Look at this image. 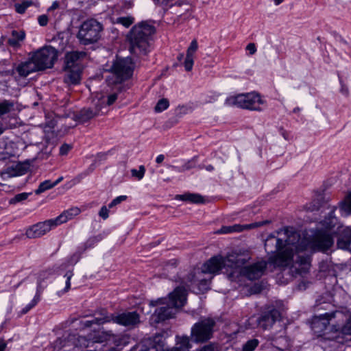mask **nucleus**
I'll return each instance as SVG.
<instances>
[{
    "label": "nucleus",
    "mask_w": 351,
    "mask_h": 351,
    "mask_svg": "<svg viewBox=\"0 0 351 351\" xmlns=\"http://www.w3.org/2000/svg\"><path fill=\"white\" fill-rule=\"evenodd\" d=\"M278 237L270 234L265 241V249L268 254H275L269 261L280 267H287L292 262L300 265H308L309 258L300 254L303 248L298 244L300 236L298 233L285 228L277 232Z\"/></svg>",
    "instance_id": "1"
},
{
    "label": "nucleus",
    "mask_w": 351,
    "mask_h": 351,
    "mask_svg": "<svg viewBox=\"0 0 351 351\" xmlns=\"http://www.w3.org/2000/svg\"><path fill=\"white\" fill-rule=\"evenodd\" d=\"M186 289L181 286L176 287L169 293L168 302L167 299L160 298L156 301H151L150 305L155 306L158 304L166 306L157 308L152 315V319L158 323L171 318L176 313V309L182 307L186 301Z\"/></svg>",
    "instance_id": "2"
},
{
    "label": "nucleus",
    "mask_w": 351,
    "mask_h": 351,
    "mask_svg": "<svg viewBox=\"0 0 351 351\" xmlns=\"http://www.w3.org/2000/svg\"><path fill=\"white\" fill-rule=\"evenodd\" d=\"M156 29L147 21L135 25L128 35L130 51L137 56H145L149 51L150 40Z\"/></svg>",
    "instance_id": "3"
},
{
    "label": "nucleus",
    "mask_w": 351,
    "mask_h": 351,
    "mask_svg": "<svg viewBox=\"0 0 351 351\" xmlns=\"http://www.w3.org/2000/svg\"><path fill=\"white\" fill-rule=\"evenodd\" d=\"M336 313H326L319 316H315L312 319L311 329L317 337H323L326 339L333 340L338 337L339 335H333L330 333H339L346 335H351V316L346 323L339 327L335 325L329 326L331 318L335 317Z\"/></svg>",
    "instance_id": "4"
},
{
    "label": "nucleus",
    "mask_w": 351,
    "mask_h": 351,
    "mask_svg": "<svg viewBox=\"0 0 351 351\" xmlns=\"http://www.w3.org/2000/svg\"><path fill=\"white\" fill-rule=\"evenodd\" d=\"M86 53L83 51L66 52L64 56L63 69L65 71L64 82L69 85L78 84L83 70L82 61Z\"/></svg>",
    "instance_id": "5"
},
{
    "label": "nucleus",
    "mask_w": 351,
    "mask_h": 351,
    "mask_svg": "<svg viewBox=\"0 0 351 351\" xmlns=\"http://www.w3.org/2000/svg\"><path fill=\"white\" fill-rule=\"evenodd\" d=\"M101 317H95L91 320H87L82 323L84 328H90L93 324L101 325L104 323L113 322L114 323L133 328L140 324V315L136 311H127L118 315L108 314L103 311Z\"/></svg>",
    "instance_id": "6"
},
{
    "label": "nucleus",
    "mask_w": 351,
    "mask_h": 351,
    "mask_svg": "<svg viewBox=\"0 0 351 351\" xmlns=\"http://www.w3.org/2000/svg\"><path fill=\"white\" fill-rule=\"evenodd\" d=\"M322 226L326 231H330L331 233L326 232H320L315 237L313 246L317 250L326 252L329 250L334 243L332 234L336 233L335 228L337 225V219L334 215V210H332L328 217H326L322 222Z\"/></svg>",
    "instance_id": "7"
},
{
    "label": "nucleus",
    "mask_w": 351,
    "mask_h": 351,
    "mask_svg": "<svg viewBox=\"0 0 351 351\" xmlns=\"http://www.w3.org/2000/svg\"><path fill=\"white\" fill-rule=\"evenodd\" d=\"M134 67L131 58H117L111 66V75L108 77L107 81L109 84H120L132 77Z\"/></svg>",
    "instance_id": "8"
},
{
    "label": "nucleus",
    "mask_w": 351,
    "mask_h": 351,
    "mask_svg": "<svg viewBox=\"0 0 351 351\" xmlns=\"http://www.w3.org/2000/svg\"><path fill=\"white\" fill-rule=\"evenodd\" d=\"M245 263V260L239 256L230 254L226 258L222 256L212 257L202 266L204 271H206L207 274L213 277V275L218 274L223 267L237 268L244 265Z\"/></svg>",
    "instance_id": "9"
},
{
    "label": "nucleus",
    "mask_w": 351,
    "mask_h": 351,
    "mask_svg": "<svg viewBox=\"0 0 351 351\" xmlns=\"http://www.w3.org/2000/svg\"><path fill=\"white\" fill-rule=\"evenodd\" d=\"M143 345L146 347L145 351H189L191 348L189 338L182 337H178L176 347L169 349L165 346V339L160 334H156L152 337L145 339Z\"/></svg>",
    "instance_id": "10"
},
{
    "label": "nucleus",
    "mask_w": 351,
    "mask_h": 351,
    "mask_svg": "<svg viewBox=\"0 0 351 351\" xmlns=\"http://www.w3.org/2000/svg\"><path fill=\"white\" fill-rule=\"evenodd\" d=\"M102 25L95 19H88L80 25L77 38L80 43L88 45L96 43L100 38Z\"/></svg>",
    "instance_id": "11"
},
{
    "label": "nucleus",
    "mask_w": 351,
    "mask_h": 351,
    "mask_svg": "<svg viewBox=\"0 0 351 351\" xmlns=\"http://www.w3.org/2000/svg\"><path fill=\"white\" fill-rule=\"evenodd\" d=\"M264 103L265 101L261 98V96L254 93L241 94L229 97L226 100V104L228 106H236L241 108L256 111L263 110L261 106Z\"/></svg>",
    "instance_id": "12"
},
{
    "label": "nucleus",
    "mask_w": 351,
    "mask_h": 351,
    "mask_svg": "<svg viewBox=\"0 0 351 351\" xmlns=\"http://www.w3.org/2000/svg\"><path fill=\"white\" fill-rule=\"evenodd\" d=\"M30 58L38 71H43L53 66L58 51L51 46H45L35 51Z\"/></svg>",
    "instance_id": "13"
},
{
    "label": "nucleus",
    "mask_w": 351,
    "mask_h": 351,
    "mask_svg": "<svg viewBox=\"0 0 351 351\" xmlns=\"http://www.w3.org/2000/svg\"><path fill=\"white\" fill-rule=\"evenodd\" d=\"M215 322L211 318L199 320L191 328V339L195 343H203L209 340L213 333Z\"/></svg>",
    "instance_id": "14"
},
{
    "label": "nucleus",
    "mask_w": 351,
    "mask_h": 351,
    "mask_svg": "<svg viewBox=\"0 0 351 351\" xmlns=\"http://www.w3.org/2000/svg\"><path fill=\"white\" fill-rule=\"evenodd\" d=\"M115 335L111 331H101L97 332L93 336L91 335L88 337L85 336H76L75 335H69V341H71V345L74 346L85 347L87 348L90 346V343L95 342L101 343L106 341H110L114 339Z\"/></svg>",
    "instance_id": "15"
},
{
    "label": "nucleus",
    "mask_w": 351,
    "mask_h": 351,
    "mask_svg": "<svg viewBox=\"0 0 351 351\" xmlns=\"http://www.w3.org/2000/svg\"><path fill=\"white\" fill-rule=\"evenodd\" d=\"M213 276L204 271L203 266L201 268L194 269L189 275L188 280L193 284L199 287L200 291L209 289V286Z\"/></svg>",
    "instance_id": "16"
},
{
    "label": "nucleus",
    "mask_w": 351,
    "mask_h": 351,
    "mask_svg": "<svg viewBox=\"0 0 351 351\" xmlns=\"http://www.w3.org/2000/svg\"><path fill=\"white\" fill-rule=\"evenodd\" d=\"M104 106L105 101L104 99L94 100L93 106L82 109L77 114V118L81 122H87L91 119L105 113L104 111Z\"/></svg>",
    "instance_id": "17"
},
{
    "label": "nucleus",
    "mask_w": 351,
    "mask_h": 351,
    "mask_svg": "<svg viewBox=\"0 0 351 351\" xmlns=\"http://www.w3.org/2000/svg\"><path fill=\"white\" fill-rule=\"evenodd\" d=\"M56 226L57 225L53 219H51L43 222H38L30 226L26 230L25 234L29 239L38 238L45 235Z\"/></svg>",
    "instance_id": "18"
},
{
    "label": "nucleus",
    "mask_w": 351,
    "mask_h": 351,
    "mask_svg": "<svg viewBox=\"0 0 351 351\" xmlns=\"http://www.w3.org/2000/svg\"><path fill=\"white\" fill-rule=\"evenodd\" d=\"M280 319V311L275 308H271L263 312L257 318L256 322L259 328L265 330L270 329Z\"/></svg>",
    "instance_id": "19"
},
{
    "label": "nucleus",
    "mask_w": 351,
    "mask_h": 351,
    "mask_svg": "<svg viewBox=\"0 0 351 351\" xmlns=\"http://www.w3.org/2000/svg\"><path fill=\"white\" fill-rule=\"evenodd\" d=\"M267 263L265 261H258L243 267L241 273L250 280H256L263 275L267 268Z\"/></svg>",
    "instance_id": "20"
},
{
    "label": "nucleus",
    "mask_w": 351,
    "mask_h": 351,
    "mask_svg": "<svg viewBox=\"0 0 351 351\" xmlns=\"http://www.w3.org/2000/svg\"><path fill=\"white\" fill-rule=\"evenodd\" d=\"M337 229L339 234L337 241V247L351 252V228L338 226Z\"/></svg>",
    "instance_id": "21"
},
{
    "label": "nucleus",
    "mask_w": 351,
    "mask_h": 351,
    "mask_svg": "<svg viewBox=\"0 0 351 351\" xmlns=\"http://www.w3.org/2000/svg\"><path fill=\"white\" fill-rule=\"evenodd\" d=\"M16 80H19L21 78H25L30 73L38 71L36 66L29 58L27 61L21 62L14 67Z\"/></svg>",
    "instance_id": "22"
},
{
    "label": "nucleus",
    "mask_w": 351,
    "mask_h": 351,
    "mask_svg": "<svg viewBox=\"0 0 351 351\" xmlns=\"http://www.w3.org/2000/svg\"><path fill=\"white\" fill-rule=\"evenodd\" d=\"M47 277L48 273L46 271H43L39 274L36 295L33 300L31 301V302L26 305L22 309L21 314H26L29 311H30L33 307H34L40 301V295L45 288V286L43 285V281L44 280L45 278H47Z\"/></svg>",
    "instance_id": "23"
},
{
    "label": "nucleus",
    "mask_w": 351,
    "mask_h": 351,
    "mask_svg": "<svg viewBox=\"0 0 351 351\" xmlns=\"http://www.w3.org/2000/svg\"><path fill=\"white\" fill-rule=\"evenodd\" d=\"M198 48L197 42L195 39L193 40L190 44V46L189 47L187 51H186V56L184 58V66L187 71H190L193 66V56L194 53L196 52Z\"/></svg>",
    "instance_id": "24"
},
{
    "label": "nucleus",
    "mask_w": 351,
    "mask_h": 351,
    "mask_svg": "<svg viewBox=\"0 0 351 351\" xmlns=\"http://www.w3.org/2000/svg\"><path fill=\"white\" fill-rule=\"evenodd\" d=\"M80 213V210L77 207H73L66 210H64L56 218L53 219L57 226L62 223H66L67 221L73 219L74 217Z\"/></svg>",
    "instance_id": "25"
},
{
    "label": "nucleus",
    "mask_w": 351,
    "mask_h": 351,
    "mask_svg": "<svg viewBox=\"0 0 351 351\" xmlns=\"http://www.w3.org/2000/svg\"><path fill=\"white\" fill-rule=\"evenodd\" d=\"M176 199L189 202L193 204H204L205 200L203 196L198 193H186L182 195H177Z\"/></svg>",
    "instance_id": "26"
},
{
    "label": "nucleus",
    "mask_w": 351,
    "mask_h": 351,
    "mask_svg": "<svg viewBox=\"0 0 351 351\" xmlns=\"http://www.w3.org/2000/svg\"><path fill=\"white\" fill-rule=\"evenodd\" d=\"M25 38V34L23 31L13 30L12 32L11 37L8 38V43L10 46L14 48H19L21 47V42Z\"/></svg>",
    "instance_id": "27"
},
{
    "label": "nucleus",
    "mask_w": 351,
    "mask_h": 351,
    "mask_svg": "<svg viewBox=\"0 0 351 351\" xmlns=\"http://www.w3.org/2000/svg\"><path fill=\"white\" fill-rule=\"evenodd\" d=\"M255 226H256L254 224L245 225L243 227L240 225L223 226L218 231V232L220 234H228V233H230V232H241L243 229H249V228H251L255 227Z\"/></svg>",
    "instance_id": "28"
},
{
    "label": "nucleus",
    "mask_w": 351,
    "mask_h": 351,
    "mask_svg": "<svg viewBox=\"0 0 351 351\" xmlns=\"http://www.w3.org/2000/svg\"><path fill=\"white\" fill-rule=\"evenodd\" d=\"M54 350L56 351H61L63 350L66 351L64 348L68 346H71V341H69V336L66 338H58L53 343Z\"/></svg>",
    "instance_id": "29"
},
{
    "label": "nucleus",
    "mask_w": 351,
    "mask_h": 351,
    "mask_svg": "<svg viewBox=\"0 0 351 351\" xmlns=\"http://www.w3.org/2000/svg\"><path fill=\"white\" fill-rule=\"evenodd\" d=\"M13 107L14 103L10 101L3 100L0 101V116L10 112Z\"/></svg>",
    "instance_id": "30"
},
{
    "label": "nucleus",
    "mask_w": 351,
    "mask_h": 351,
    "mask_svg": "<svg viewBox=\"0 0 351 351\" xmlns=\"http://www.w3.org/2000/svg\"><path fill=\"white\" fill-rule=\"evenodd\" d=\"M54 187V184H53V182H51L49 180H45L44 182H41L38 189L35 190V193L36 195H39L43 192H45L47 190H49L51 188Z\"/></svg>",
    "instance_id": "31"
},
{
    "label": "nucleus",
    "mask_w": 351,
    "mask_h": 351,
    "mask_svg": "<svg viewBox=\"0 0 351 351\" xmlns=\"http://www.w3.org/2000/svg\"><path fill=\"white\" fill-rule=\"evenodd\" d=\"M258 344L259 341L258 339H250L243 345L242 351H254Z\"/></svg>",
    "instance_id": "32"
},
{
    "label": "nucleus",
    "mask_w": 351,
    "mask_h": 351,
    "mask_svg": "<svg viewBox=\"0 0 351 351\" xmlns=\"http://www.w3.org/2000/svg\"><path fill=\"white\" fill-rule=\"evenodd\" d=\"M169 106V103L168 99H161L156 104L154 110L156 112H161L163 110H166Z\"/></svg>",
    "instance_id": "33"
},
{
    "label": "nucleus",
    "mask_w": 351,
    "mask_h": 351,
    "mask_svg": "<svg viewBox=\"0 0 351 351\" xmlns=\"http://www.w3.org/2000/svg\"><path fill=\"white\" fill-rule=\"evenodd\" d=\"M134 22L132 16H121L117 19V23L121 24L125 27H130Z\"/></svg>",
    "instance_id": "34"
},
{
    "label": "nucleus",
    "mask_w": 351,
    "mask_h": 351,
    "mask_svg": "<svg viewBox=\"0 0 351 351\" xmlns=\"http://www.w3.org/2000/svg\"><path fill=\"white\" fill-rule=\"evenodd\" d=\"M32 4V1H25L21 3L15 4V10L19 14H23L26 9Z\"/></svg>",
    "instance_id": "35"
},
{
    "label": "nucleus",
    "mask_w": 351,
    "mask_h": 351,
    "mask_svg": "<svg viewBox=\"0 0 351 351\" xmlns=\"http://www.w3.org/2000/svg\"><path fill=\"white\" fill-rule=\"evenodd\" d=\"M117 98H118V93L117 92H114L112 94H110L107 97V99H105L104 97H101V98H99L98 99H104L105 101V106L104 108V109H105L106 108V106L112 105L115 102V101L117 99Z\"/></svg>",
    "instance_id": "36"
},
{
    "label": "nucleus",
    "mask_w": 351,
    "mask_h": 351,
    "mask_svg": "<svg viewBox=\"0 0 351 351\" xmlns=\"http://www.w3.org/2000/svg\"><path fill=\"white\" fill-rule=\"evenodd\" d=\"M145 172V169L143 165H141L139 167V170H136L135 169L131 170L132 176L137 178L138 180H141L143 178Z\"/></svg>",
    "instance_id": "37"
},
{
    "label": "nucleus",
    "mask_w": 351,
    "mask_h": 351,
    "mask_svg": "<svg viewBox=\"0 0 351 351\" xmlns=\"http://www.w3.org/2000/svg\"><path fill=\"white\" fill-rule=\"evenodd\" d=\"M28 195L26 193H22L16 195L13 198L10 199V204H14L17 202H21L23 200H25L27 198Z\"/></svg>",
    "instance_id": "38"
},
{
    "label": "nucleus",
    "mask_w": 351,
    "mask_h": 351,
    "mask_svg": "<svg viewBox=\"0 0 351 351\" xmlns=\"http://www.w3.org/2000/svg\"><path fill=\"white\" fill-rule=\"evenodd\" d=\"M73 275V274L72 271H68L65 274L64 277L66 278V283H65L66 284L65 288L62 291V293H66V292L69 291V290L70 289V288H71V279Z\"/></svg>",
    "instance_id": "39"
},
{
    "label": "nucleus",
    "mask_w": 351,
    "mask_h": 351,
    "mask_svg": "<svg viewBox=\"0 0 351 351\" xmlns=\"http://www.w3.org/2000/svg\"><path fill=\"white\" fill-rule=\"evenodd\" d=\"M101 240V237L100 235L93 237L90 238L87 242L86 243V245L88 247H91L95 243L100 241Z\"/></svg>",
    "instance_id": "40"
},
{
    "label": "nucleus",
    "mask_w": 351,
    "mask_h": 351,
    "mask_svg": "<svg viewBox=\"0 0 351 351\" xmlns=\"http://www.w3.org/2000/svg\"><path fill=\"white\" fill-rule=\"evenodd\" d=\"M109 210L108 209L106 208V206H103L99 212V215L103 219H106L108 217H109Z\"/></svg>",
    "instance_id": "41"
},
{
    "label": "nucleus",
    "mask_w": 351,
    "mask_h": 351,
    "mask_svg": "<svg viewBox=\"0 0 351 351\" xmlns=\"http://www.w3.org/2000/svg\"><path fill=\"white\" fill-rule=\"evenodd\" d=\"M72 146L68 144H63L60 148V155H66L68 152L71 149Z\"/></svg>",
    "instance_id": "42"
},
{
    "label": "nucleus",
    "mask_w": 351,
    "mask_h": 351,
    "mask_svg": "<svg viewBox=\"0 0 351 351\" xmlns=\"http://www.w3.org/2000/svg\"><path fill=\"white\" fill-rule=\"evenodd\" d=\"M38 23L40 24V25L45 26V25H47V24L48 23V18L45 14L40 15L38 18Z\"/></svg>",
    "instance_id": "43"
},
{
    "label": "nucleus",
    "mask_w": 351,
    "mask_h": 351,
    "mask_svg": "<svg viewBox=\"0 0 351 351\" xmlns=\"http://www.w3.org/2000/svg\"><path fill=\"white\" fill-rule=\"evenodd\" d=\"M246 50L249 51L250 55H253L256 51V47L254 43H249L246 46Z\"/></svg>",
    "instance_id": "44"
},
{
    "label": "nucleus",
    "mask_w": 351,
    "mask_h": 351,
    "mask_svg": "<svg viewBox=\"0 0 351 351\" xmlns=\"http://www.w3.org/2000/svg\"><path fill=\"white\" fill-rule=\"evenodd\" d=\"M9 75H12L14 77L15 76L14 68L12 70L0 71V77H5Z\"/></svg>",
    "instance_id": "45"
},
{
    "label": "nucleus",
    "mask_w": 351,
    "mask_h": 351,
    "mask_svg": "<svg viewBox=\"0 0 351 351\" xmlns=\"http://www.w3.org/2000/svg\"><path fill=\"white\" fill-rule=\"evenodd\" d=\"M197 351H217L213 344L206 345Z\"/></svg>",
    "instance_id": "46"
},
{
    "label": "nucleus",
    "mask_w": 351,
    "mask_h": 351,
    "mask_svg": "<svg viewBox=\"0 0 351 351\" xmlns=\"http://www.w3.org/2000/svg\"><path fill=\"white\" fill-rule=\"evenodd\" d=\"M173 168L177 169L178 171H184L185 170H189L192 168V167L190 165L189 162L186 163L183 166H182L180 168H178L177 167H173Z\"/></svg>",
    "instance_id": "47"
},
{
    "label": "nucleus",
    "mask_w": 351,
    "mask_h": 351,
    "mask_svg": "<svg viewBox=\"0 0 351 351\" xmlns=\"http://www.w3.org/2000/svg\"><path fill=\"white\" fill-rule=\"evenodd\" d=\"M128 198V197L126 195H121V196H119V197H117L116 198L114 199V201L115 202V203L117 204H120L121 202H122L123 201H125Z\"/></svg>",
    "instance_id": "48"
},
{
    "label": "nucleus",
    "mask_w": 351,
    "mask_h": 351,
    "mask_svg": "<svg viewBox=\"0 0 351 351\" xmlns=\"http://www.w3.org/2000/svg\"><path fill=\"white\" fill-rule=\"evenodd\" d=\"M341 82V93H343V95H348V87L344 85L341 81H340Z\"/></svg>",
    "instance_id": "49"
},
{
    "label": "nucleus",
    "mask_w": 351,
    "mask_h": 351,
    "mask_svg": "<svg viewBox=\"0 0 351 351\" xmlns=\"http://www.w3.org/2000/svg\"><path fill=\"white\" fill-rule=\"evenodd\" d=\"M106 158H107V154L106 153H99L97 155V158L99 160H106Z\"/></svg>",
    "instance_id": "50"
},
{
    "label": "nucleus",
    "mask_w": 351,
    "mask_h": 351,
    "mask_svg": "<svg viewBox=\"0 0 351 351\" xmlns=\"http://www.w3.org/2000/svg\"><path fill=\"white\" fill-rule=\"evenodd\" d=\"M7 346L6 343L2 339H0V351H4Z\"/></svg>",
    "instance_id": "51"
},
{
    "label": "nucleus",
    "mask_w": 351,
    "mask_h": 351,
    "mask_svg": "<svg viewBox=\"0 0 351 351\" xmlns=\"http://www.w3.org/2000/svg\"><path fill=\"white\" fill-rule=\"evenodd\" d=\"M165 159V156L162 154H160L156 157V162L157 163H161Z\"/></svg>",
    "instance_id": "52"
},
{
    "label": "nucleus",
    "mask_w": 351,
    "mask_h": 351,
    "mask_svg": "<svg viewBox=\"0 0 351 351\" xmlns=\"http://www.w3.org/2000/svg\"><path fill=\"white\" fill-rule=\"evenodd\" d=\"M9 157L8 156V154L6 153H0V160H5L8 159Z\"/></svg>",
    "instance_id": "53"
},
{
    "label": "nucleus",
    "mask_w": 351,
    "mask_h": 351,
    "mask_svg": "<svg viewBox=\"0 0 351 351\" xmlns=\"http://www.w3.org/2000/svg\"><path fill=\"white\" fill-rule=\"evenodd\" d=\"M59 5V3L57 1L53 3L52 5L50 7L49 10H54L56 9Z\"/></svg>",
    "instance_id": "54"
},
{
    "label": "nucleus",
    "mask_w": 351,
    "mask_h": 351,
    "mask_svg": "<svg viewBox=\"0 0 351 351\" xmlns=\"http://www.w3.org/2000/svg\"><path fill=\"white\" fill-rule=\"evenodd\" d=\"M62 180H63V177L61 176L58 179H57L54 182H53V184H54V186H55L58 184H59Z\"/></svg>",
    "instance_id": "55"
},
{
    "label": "nucleus",
    "mask_w": 351,
    "mask_h": 351,
    "mask_svg": "<svg viewBox=\"0 0 351 351\" xmlns=\"http://www.w3.org/2000/svg\"><path fill=\"white\" fill-rule=\"evenodd\" d=\"M205 168H206V169L207 171H213V170L214 169L213 166V165H208L206 166V167H205Z\"/></svg>",
    "instance_id": "56"
},
{
    "label": "nucleus",
    "mask_w": 351,
    "mask_h": 351,
    "mask_svg": "<svg viewBox=\"0 0 351 351\" xmlns=\"http://www.w3.org/2000/svg\"><path fill=\"white\" fill-rule=\"evenodd\" d=\"M114 206H117V204L115 203V202L114 201V199L108 204V207L110 208L114 207Z\"/></svg>",
    "instance_id": "57"
},
{
    "label": "nucleus",
    "mask_w": 351,
    "mask_h": 351,
    "mask_svg": "<svg viewBox=\"0 0 351 351\" xmlns=\"http://www.w3.org/2000/svg\"><path fill=\"white\" fill-rule=\"evenodd\" d=\"M87 175H88V173L84 172V173H82L80 175H79L77 178H79L80 179L86 177Z\"/></svg>",
    "instance_id": "58"
},
{
    "label": "nucleus",
    "mask_w": 351,
    "mask_h": 351,
    "mask_svg": "<svg viewBox=\"0 0 351 351\" xmlns=\"http://www.w3.org/2000/svg\"><path fill=\"white\" fill-rule=\"evenodd\" d=\"M179 110H180V112H182L183 110V112L186 113L187 108H186L184 106H181V107H179Z\"/></svg>",
    "instance_id": "59"
},
{
    "label": "nucleus",
    "mask_w": 351,
    "mask_h": 351,
    "mask_svg": "<svg viewBox=\"0 0 351 351\" xmlns=\"http://www.w3.org/2000/svg\"><path fill=\"white\" fill-rule=\"evenodd\" d=\"M274 1L276 5H278L280 3H282L284 1V0H274Z\"/></svg>",
    "instance_id": "60"
},
{
    "label": "nucleus",
    "mask_w": 351,
    "mask_h": 351,
    "mask_svg": "<svg viewBox=\"0 0 351 351\" xmlns=\"http://www.w3.org/2000/svg\"><path fill=\"white\" fill-rule=\"evenodd\" d=\"M145 350H146V347L144 346L143 341L142 343H141V349L140 350V351H145Z\"/></svg>",
    "instance_id": "61"
},
{
    "label": "nucleus",
    "mask_w": 351,
    "mask_h": 351,
    "mask_svg": "<svg viewBox=\"0 0 351 351\" xmlns=\"http://www.w3.org/2000/svg\"><path fill=\"white\" fill-rule=\"evenodd\" d=\"M156 3H163L165 0H153Z\"/></svg>",
    "instance_id": "62"
},
{
    "label": "nucleus",
    "mask_w": 351,
    "mask_h": 351,
    "mask_svg": "<svg viewBox=\"0 0 351 351\" xmlns=\"http://www.w3.org/2000/svg\"><path fill=\"white\" fill-rule=\"evenodd\" d=\"M178 59L179 60H182V59H184V55L182 53L180 54L178 56Z\"/></svg>",
    "instance_id": "63"
},
{
    "label": "nucleus",
    "mask_w": 351,
    "mask_h": 351,
    "mask_svg": "<svg viewBox=\"0 0 351 351\" xmlns=\"http://www.w3.org/2000/svg\"><path fill=\"white\" fill-rule=\"evenodd\" d=\"M300 110L299 108H295L293 109V112H297Z\"/></svg>",
    "instance_id": "64"
}]
</instances>
